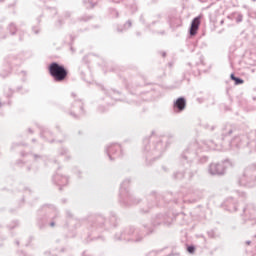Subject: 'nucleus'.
<instances>
[{
    "label": "nucleus",
    "instance_id": "nucleus-1",
    "mask_svg": "<svg viewBox=\"0 0 256 256\" xmlns=\"http://www.w3.org/2000/svg\"><path fill=\"white\" fill-rule=\"evenodd\" d=\"M159 225H171V222L167 220V216L157 214L152 219V226L149 224H143L142 229L135 228L134 226L126 227L120 232L116 233L114 239L115 241H127L128 243H141L145 237L152 235L153 231H155L154 227Z\"/></svg>",
    "mask_w": 256,
    "mask_h": 256
},
{
    "label": "nucleus",
    "instance_id": "nucleus-2",
    "mask_svg": "<svg viewBox=\"0 0 256 256\" xmlns=\"http://www.w3.org/2000/svg\"><path fill=\"white\" fill-rule=\"evenodd\" d=\"M167 150V141H165L160 136H157L155 132L149 137L143 139V157L146 160V165H151L157 159L163 156Z\"/></svg>",
    "mask_w": 256,
    "mask_h": 256
},
{
    "label": "nucleus",
    "instance_id": "nucleus-3",
    "mask_svg": "<svg viewBox=\"0 0 256 256\" xmlns=\"http://www.w3.org/2000/svg\"><path fill=\"white\" fill-rule=\"evenodd\" d=\"M108 223L112 227H117V216L115 213H111L109 221H107V219H105L101 214L90 217L88 220V230L90 233L88 237L91 238L92 235H99V233H103V231L107 229Z\"/></svg>",
    "mask_w": 256,
    "mask_h": 256
},
{
    "label": "nucleus",
    "instance_id": "nucleus-4",
    "mask_svg": "<svg viewBox=\"0 0 256 256\" xmlns=\"http://www.w3.org/2000/svg\"><path fill=\"white\" fill-rule=\"evenodd\" d=\"M59 221V211L53 205H43L40 210H38L37 225L39 229H44V227H55Z\"/></svg>",
    "mask_w": 256,
    "mask_h": 256
},
{
    "label": "nucleus",
    "instance_id": "nucleus-5",
    "mask_svg": "<svg viewBox=\"0 0 256 256\" xmlns=\"http://www.w3.org/2000/svg\"><path fill=\"white\" fill-rule=\"evenodd\" d=\"M129 185H131V179H125L120 185L119 201L124 207H133L134 205H139L141 199L135 197L129 191Z\"/></svg>",
    "mask_w": 256,
    "mask_h": 256
},
{
    "label": "nucleus",
    "instance_id": "nucleus-6",
    "mask_svg": "<svg viewBox=\"0 0 256 256\" xmlns=\"http://www.w3.org/2000/svg\"><path fill=\"white\" fill-rule=\"evenodd\" d=\"M48 71L55 83H62V81L67 79V75H69V72L65 69V66L57 62H52L48 67Z\"/></svg>",
    "mask_w": 256,
    "mask_h": 256
},
{
    "label": "nucleus",
    "instance_id": "nucleus-7",
    "mask_svg": "<svg viewBox=\"0 0 256 256\" xmlns=\"http://www.w3.org/2000/svg\"><path fill=\"white\" fill-rule=\"evenodd\" d=\"M163 199L162 195L157 194V192L153 191L150 194L146 196V201H147V208H140V213L142 215H145L153 209V207H157L159 205V201Z\"/></svg>",
    "mask_w": 256,
    "mask_h": 256
},
{
    "label": "nucleus",
    "instance_id": "nucleus-8",
    "mask_svg": "<svg viewBox=\"0 0 256 256\" xmlns=\"http://www.w3.org/2000/svg\"><path fill=\"white\" fill-rule=\"evenodd\" d=\"M68 113L73 117V119H81L85 115V105L82 100H75Z\"/></svg>",
    "mask_w": 256,
    "mask_h": 256
},
{
    "label": "nucleus",
    "instance_id": "nucleus-9",
    "mask_svg": "<svg viewBox=\"0 0 256 256\" xmlns=\"http://www.w3.org/2000/svg\"><path fill=\"white\" fill-rule=\"evenodd\" d=\"M105 153L108 155L111 161H115V159L123 157V149L121 148V145L118 143H112L106 146Z\"/></svg>",
    "mask_w": 256,
    "mask_h": 256
},
{
    "label": "nucleus",
    "instance_id": "nucleus-10",
    "mask_svg": "<svg viewBox=\"0 0 256 256\" xmlns=\"http://www.w3.org/2000/svg\"><path fill=\"white\" fill-rule=\"evenodd\" d=\"M52 183L60 187L59 189L61 191L62 187L69 185V177L61 174L59 170H57V172L52 176Z\"/></svg>",
    "mask_w": 256,
    "mask_h": 256
},
{
    "label": "nucleus",
    "instance_id": "nucleus-11",
    "mask_svg": "<svg viewBox=\"0 0 256 256\" xmlns=\"http://www.w3.org/2000/svg\"><path fill=\"white\" fill-rule=\"evenodd\" d=\"M187 109V99L183 96L177 98L173 102V111L174 113H183V111Z\"/></svg>",
    "mask_w": 256,
    "mask_h": 256
},
{
    "label": "nucleus",
    "instance_id": "nucleus-12",
    "mask_svg": "<svg viewBox=\"0 0 256 256\" xmlns=\"http://www.w3.org/2000/svg\"><path fill=\"white\" fill-rule=\"evenodd\" d=\"M168 23L171 29H177V27H181V14L173 11L168 17Z\"/></svg>",
    "mask_w": 256,
    "mask_h": 256
},
{
    "label": "nucleus",
    "instance_id": "nucleus-13",
    "mask_svg": "<svg viewBox=\"0 0 256 256\" xmlns=\"http://www.w3.org/2000/svg\"><path fill=\"white\" fill-rule=\"evenodd\" d=\"M105 93H106L105 100H106L107 105H115V101H121V98H119L121 93L119 91H115V90L111 89Z\"/></svg>",
    "mask_w": 256,
    "mask_h": 256
},
{
    "label": "nucleus",
    "instance_id": "nucleus-14",
    "mask_svg": "<svg viewBox=\"0 0 256 256\" xmlns=\"http://www.w3.org/2000/svg\"><path fill=\"white\" fill-rule=\"evenodd\" d=\"M182 163H187L191 167V161H193V145H189L181 154L180 157Z\"/></svg>",
    "mask_w": 256,
    "mask_h": 256
},
{
    "label": "nucleus",
    "instance_id": "nucleus-15",
    "mask_svg": "<svg viewBox=\"0 0 256 256\" xmlns=\"http://www.w3.org/2000/svg\"><path fill=\"white\" fill-rule=\"evenodd\" d=\"M181 243H183L186 251H188V253H190L191 255H193V237L189 236V234H185L182 238H181Z\"/></svg>",
    "mask_w": 256,
    "mask_h": 256
},
{
    "label": "nucleus",
    "instance_id": "nucleus-16",
    "mask_svg": "<svg viewBox=\"0 0 256 256\" xmlns=\"http://www.w3.org/2000/svg\"><path fill=\"white\" fill-rule=\"evenodd\" d=\"M110 3H124V5L130 9L132 13H136L137 11V2L135 0H109Z\"/></svg>",
    "mask_w": 256,
    "mask_h": 256
},
{
    "label": "nucleus",
    "instance_id": "nucleus-17",
    "mask_svg": "<svg viewBox=\"0 0 256 256\" xmlns=\"http://www.w3.org/2000/svg\"><path fill=\"white\" fill-rule=\"evenodd\" d=\"M89 57L91 56L90 55L84 56L79 66L80 75L82 76L83 79H85V75L87 71H89V62H90Z\"/></svg>",
    "mask_w": 256,
    "mask_h": 256
},
{
    "label": "nucleus",
    "instance_id": "nucleus-18",
    "mask_svg": "<svg viewBox=\"0 0 256 256\" xmlns=\"http://www.w3.org/2000/svg\"><path fill=\"white\" fill-rule=\"evenodd\" d=\"M11 97H13V90H11V88H7L4 96L0 98V108L5 107V105H11Z\"/></svg>",
    "mask_w": 256,
    "mask_h": 256
},
{
    "label": "nucleus",
    "instance_id": "nucleus-19",
    "mask_svg": "<svg viewBox=\"0 0 256 256\" xmlns=\"http://www.w3.org/2000/svg\"><path fill=\"white\" fill-rule=\"evenodd\" d=\"M40 137L42 139H45V141H48L49 143H53V141H55L53 139V132H51V130H49L48 128L41 129Z\"/></svg>",
    "mask_w": 256,
    "mask_h": 256
},
{
    "label": "nucleus",
    "instance_id": "nucleus-20",
    "mask_svg": "<svg viewBox=\"0 0 256 256\" xmlns=\"http://www.w3.org/2000/svg\"><path fill=\"white\" fill-rule=\"evenodd\" d=\"M186 45L188 47H191V45H193V20H191L190 22L189 36L186 39Z\"/></svg>",
    "mask_w": 256,
    "mask_h": 256
},
{
    "label": "nucleus",
    "instance_id": "nucleus-21",
    "mask_svg": "<svg viewBox=\"0 0 256 256\" xmlns=\"http://www.w3.org/2000/svg\"><path fill=\"white\" fill-rule=\"evenodd\" d=\"M97 3H99V0H83V5L86 9H93Z\"/></svg>",
    "mask_w": 256,
    "mask_h": 256
},
{
    "label": "nucleus",
    "instance_id": "nucleus-22",
    "mask_svg": "<svg viewBox=\"0 0 256 256\" xmlns=\"http://www.w3.org/2000/svg\"><path fill=\"white\" fill-rule=\"evenodd\" d=\"M131 25H133L131 20L126 21V23L123 26H120L117 28L118 33H123V31H127V29H131Z\"/></svg>",
    "mask_w": 256,
    "mask_h": 256
},
{
    "label": "nucleus",
    "instance_id": "nucleus-23",
    "mask_svg": "<svg viewBox=\"0 0 256 256\" xmlns=\"http://www.w3.org/2000/svg\"><path fill=\"white\" fill-rule=\"evenodd\" d=\"M7 31L10 33V35H15V33L18 31L17 25L11 22L7 27Z\"/></svg>",
    "mask_w": 256,
    "mask_h": 256
},
{
    "label": "nucleus",
    "instance_id": "nucleus-24",
    "mask_svg": "<svg viewBox=\"0 0 256 256\" xmlns=\"http://www.w3.org/2000/svg\"><path fill=\"white\" fill-rule=\"evenodd\" d=\"M199 25H201V18H195L193 20V35H195V33H197V30L199 29Z\"/></svg>",
    "mask_w": 256,
    "mask_h": 256
},
{
    "label": "nucleus",
    "instance_id": "nucleus-25",
    "mask_svg": "<svg viewBox=\"0 0 256 256\" xmlns=\"http://www.w3.org/2000/svg\"><path fill=\"white\" fill-rule=\"evenodd\" d=\"M108 13L112 19H117V17H119V11H117L115 8H109Z\"/></svg>",
    "mask_w": 256,
    "mask_h": 256
},
{
    "label": "nucleus",
    "instance_id": "nucleus-26",
    "mask_svg": "<svg viewBox=\"0 0 256 256\" xmlns=\"http://www.w3.org/2000/svg\"><path fill=\"white\" fill-rule=\"evenodd\" d=\"M183 177H185V173L181 172V171L175 172L173 174V179H175L176 181H181V179H183Z\"/></svg>",
    "mask_w": 256,
    "mask_h": 256
},
{
    "label": "nucleus",
    "instance_id": "nucleus-27",
    "mask_svg": "<svg viewBox=\"0 0 256 256\" xmlns=\"http://www.w3.org/2000/svg\"><path fill=\"white\" fill-rule=\"evenodd\" d=\"M230 77H231L232 81H235V85H243V83H245V81H243V79L235 77L234 74H231Z\"/></svg>",
    "mask_w": 256,
    "mask_h": 256
},
{
    "label": "nucleus",
    "instance_id": "nucleus-28",
    "mask_svg": "<svg viewBox=\"0 0 256 256\" xmlns=\"http://www.w3.org/2000/svg\"><path fill=\"white\" fill-rule=\"evenodd\" d=\"M9 75H11V66L7 67L4 72L0 73V77H3V79H5V77H9Z\"/></svg>",
    "mask_w": 256,
    "mask_h": 256
},
{
    "label": "nucleus",
    "instance_id": "nucleus-29",
    "mask_svg": "<svg viewBox=\"0 0 256 256\" xmlns=\"http://www.w3.org/2000/svg\"><path fill=\"white\" fill-rule=\"evenodd\" d=\"M66 217L68 218V219H70V225H75V219H72V217H73V214H71V211H69V210H67L66 211Z\"/></svg>",
    "mask_w": 256,
    "mask_h": 256
},
{
    "label": "nucleus",
    "instance_id": "nucleus-30",
    "mask_svg": "<svg viewBox=\"0 0 256 256\" xmlns=\"http://www.w3.org/2000/svg\"><path fill=\"white\" fill-rule=\"evenodd\" d=\"M59 154L60 155H66L67 156V159H69V151L66 149V148H61L60 151H59Z\"/></svg>",
    "mask_w": 256,
    "mask_h": 256
},
{
    "label": "nucleus",
    "instance_id": "nucleus-31",
    "mask_svg": "<svg viewBox=\"0 0 256 256\" xmlns=\"http://www.w3.org/2000/svg\"><path fill=\"white\" fill-rule=\"evenodd\" d=\"M32 31L35 35H39V33L41 32V28L39 26H33Z\"/></svg>",
    "mask_w": 256,
    "mask_h": 256
},
{
    "label": "nucleus",
    "instance_id": "nucleus-32",
    "mask_svg": "<svg viewBox=\"0 0 256 256\" xmlns=\"http://www.w3.org/2000/svg\"><path fill=\"white\" fill-rule=\"evenodd\" d=\"M90 19H93L92 16H82L81 18H79V21H84V22H87V21H90Z\"/></svg>",
    "mask_w": 256,
    "mask_h": 256
},
{
    "label": "nucleus",
    "instance_id": "nucleus-33",
    "mask_svg": "<svg viewBox=\"0 0 256 256\" xmlns=\"http://www.w3.org/2000/svg\"><path fill=\"white\" fill-rule=\"evenodd\" d=\"M165 256H181V253L177 252L176 250H172L170 254H166Z\"/></svg>",
    "mask_w": 256,
    "mask_h": 256
},
{
    "label": "nucleus",
    "instance_id": "nucleus-34",
    "mask_svg": "<svg viewBox=\"0 0 256 256\" xmlns=\"http://www.w3.org/2000/svg\"><path fill=\"white\" fill-rule=\"evenodd\" d=\"M31 170L37 171V169H35V163H33L30 166L26 167V171H31Z\"/></svg>",
    "mask_w": 256,
    "mask_h": 256
},
{
    "label": "nucleus",
    "instance_id": "nucleus-35",
    "mask_svg": "<svg viewBox=\"0 0 256 256\" xmlns=\"http://www.w3.org/2000/svg\"><path fill=\"white\" fill-rule=\"evenodd\" d=\"M48 11H50L51 15H57V9L55 8H48Z\"/></svg>",
    "mask_w": 256,
    "mask_h": 256
},
{
    "label": "nucleus",
    "instance_id": "nucleus-36",
    "mask_svg": "<svg viewBox=\"0 0 256 256\" xmlns=\"http://www.w3.org/2000/svg\"><path fill=\"white\" fill-rule=\"evenodd\" d=\"M98 111H100V113H105V111H107V109L103 108V106H99Z\"/></svg>",
    "mask_w": 256,
    "mask_h": 256
},
{
    "label": "nucleus",
    "instance_id": "nucleus-37",
    "mask_svg": "<svg viewBox=\"0 0 256 256\" xmlns=\"http://www.w3.org/2000/svg\"><path fill=\"white\" fill-rule=\"evenodd\" d=\"M16 256H27V255H25V252L20 251L16 253Z\"/></svg>",
    "mask_w": 256,
    "mask_h": 256
},
{
    "label": "nucleus",
    "instance_id": "nucleus-38",
    "mask_svg": "<svg viewBox=\"0 0 256 256\" xmlns=\"http://www.w3.org/2000/svg\"><path fill=\"white\" fill-rule=\"evenodd\" d=\"M155 33H157L158 35H165L164 30H162V31L156 30Z\"/></svg>",
    "mask_w": 256,
    "mask_h": 256
},
{
    "label": "nucleus",
    "instance_id": "nucleus-39",
    "mask_svg": "<svg viewBox=\"0 0 256 256\" xmlns=\"http://www.w3.org/2000/svg\"><path fill=\"white\" fill-rule=\"evenodd\" d=\"M16 163H17L20 167H23V161L18 160Z\"/></svg>",
    "mask_w": 256,
    "mask_h": 256
},
{
    "label": "nucleus",
    "instance_id": "nucleus-40",
    "mask_svg": "<svg viewBox=\"0 0 256 256\" xmlns=\"http://www.w3.org/2000/svg\"><path fill=\"white\" fill-rule=\"evenodd\" d=\"M65 17L68 18V17H71V12H65Z\"/></svg>",
    "mask_w": 256,
    "mask_h": 256
},
{
    "label": "nucleus",
    "instance_id": "nucleus-41",
    "mask_svg": "<svg viewBox=\"0 0 256 256\" xmlns=\"http://www.w3.org/2000/svg\"><path fill=\"white\" fill-rule=\"evenodd\" d=\"M33 158H34V159H39V158H41V156H39V155H37V154H34V155H33Z\"/></svg>",
    "mask_w": 256,
    "mask_h": 256
},
{
    "label": "nucleus",
    "instance_id": "nucleus-42",
    "mask_svg": "<svg viewBox=\"0 0 256 256\" xmlns=\"http://www.w3.org/2000/svg\"><path fill=\"white\" fill-rule=\"evenodd\" d=\"M28 133L33 134V129L29 128V129H28Z\"/></svg>",
    "mask_w": 256,
    "mask_h": 256
},
{
    "label": "nucleus",
    "instance_id": "nucleus-43",
    "mask_svg": "<svg viewBox=\"0 0 256 256\" xmlns=\"http://www.w3.org/2000/svg\"><path fill=\"white\" fill-rule=\"evenodd\" d=\"M162 57H167V53L166 52H162Z\"/></svg>",
    "mask_w": 256,
    "mask_h": 256
},
{
    "label": "nucleus",
    "instance_id": "nucleus-44",
    "mask_svg": "<svg viewBox=\"0 0 256 256\" xmlns=\"http://www.w3.org/2000/svg\"><path fill=\"white\" fill-rule=\"evenodd\" d=\"M82 256H88L87 251L83 252Z\"/></svg>",
    "mask_w": 256,
    "mask_h": 256
},
{
    "label": "nucleus",
    "instance_id": "nucleus-45",
    "mask_svg": "<svg viewBox=\"0 0 256 256\" xmlns=\"http://www.w3.org/2000/svg\"><path fill=\"white\" fill-rule=\"evenodd\" d=\"M140 21H142L143 23H145V20L143 19V16L140 17Z\"/></svg>",
    "mask_w": 256,
    "mask_h": 256
},
{
    "label": "nucleus",
    "instance_id": "nucleus-46",
    "mask_svg": "<svg viewBox=\"0 0 256 256\" xmlns=\"http://www.w3.org/2000/svg\"><path fill=\"white\" fill-rule=\"evenodd\" d=\"M8 7H15V3L8 5Z\"/></svg>",
    "mask_w": 256,
    "mask_h": 256
},
{
    "label": "nucleus",
    "instance_id": "nucleus-47",
    "mask_svg": "<svg viewBox=\"0 0 256 256\" xmlns=\"http://www.w3.org/2000/svg\"><path fill=\"white\" fill-rule=\"evenodd\" d=\"M1 39H7V35L2 36Z\"/></svg>",
    "mask_w": 256,
    "mask_h": 256
},
{
    "label": "nucleus",
    "instance_id": "nucleus-48",
    "mask_svg": "<svg viewBox=\"0 0 256 256\" xmlns=\"http://www.w3.org/2000/svg\"><path fill=\"white\" fill-rule=\"evenodd\" d=\"M162 169H163L164 171H167V167H165V166H163Z\"/></svg>",
    "mask_w": 256,
    "mask_h": 256
},
{
    "label": "nucleus",
    "instance_id": "nucleus-49",
    "mask_svg": "<svg viewBox=\"0 0 256 256\" xmlns=\"http://www.w3.org/2000/svg\"><path fill=\"white\" fill-rule=\"evenodd\" d=\"M15 243H16V245H19V240H16V242H15Z\"/></svg>",
    "mask_w": 256,
    "mask_h": 256
},
{
    "label": "nucleus",
    "instance_id": "nucleus-50",
    "mask_svg": "<svg viewBox=\"0 0 256 256\" xmlns=\"http://www.w3.org/2000/svg\"><path fill=\"white\" fill-rule=\"evenodd\" d=\"M37 22H38V23H41V19L38 18V19H37Z\"/></svg>",
    "mask_w": 256,
    "mask_h": 256
},
{
    "label": "nucleus",
    "instance_id": "nucleus-51",
    "mask_svg": "<svg viewBox=\"0 0 256 256\" xmlns=\"http://www.w3.org/2000/svg\"><path fill=\"white\" fill-rule=\"evenodd\" d=\"M21 156H22V157H25V154L22 152V153H21Z\"/></svg>",
    "mask_w": 256,
    "mask_h": 256
},
{
    "label": "nucleus",
    "instance_id": "nucleus-52",
    "mask_svg": "<svg viewBox=\"0 0 256 256\" xmlns=\"http://www.w3.org/2000/svg\"><path fill=\"white\" fill-rule=\"evenodd\" d=\"M17 89H18V91H21V87H18Z\"/></svg>",
    "mask_w": 256,
    "mask_h": 256
},
{
    "label": "nucleus",
    "instance_id": "nucleus-53",
    "mask_svg": "<svg viewBox=\"0 0 256 256\" xmlns=\"http://www.w3.org/2000/svg\"><path fill=\"white\" fill-rule=\"evenodd\" d=\"M35 141H36L35 139H32V143H35Z\"/></svg>",
    "mask_w": 256,
    "mask_h": 256
},
{
    "label": "nucleus",
    "instance_id": "nucleus-54",
    "mask_svg": "<svg viewBox=\"0 0 256 256\" xmlns=\"http://www.w3.org/2000/svg\"><path fill=\"white\" fill-rule=\"evenodd\" d=\"M18 144H13V147H17Z\"/></svg>",
    "mask_w": 256,
    "mask_h": 256
},
{
    "label": "nucleus",
    "instance_id": "nucleus-55",
    "mask_svg": "<svg viewBox=\"0 0 256 256\" xmlns=\"http://www.w3.org/2000/svg\"><path fill=\"white\" fill-rule=\"evenodd\" d=\"M93 239H95V236H92V237H91V240H93Z\"/></svg>",
    "mask_w": 256,
    "mask_h": 256
},
{
    "label": "nucleus",
    "instance_id": "nucleus-56",
    "mask_svg": "<svg viewBox=\"0 0 256 256\" xmlns=\"http://www.w3.org/2000/svg\"><path fill=\"white\" fill-rule=\"evenodd\" d=\"M158 27H161V23H158Z\"/></svg>",
    "mask_w": 256,
    "mask_h": 256
},
{
    "label": "nucleus",
    "instance_id": "nucleus-57",
    "mask_svg": "<svg viewBox=\"0 0 256 256\" xmlns=\"http://www.w3.org/2000/svg\"><path fill=\"white\" fill-rule=\"evenodd\" d=\"M78 175H81V171H78Z\"/></svg>",
    "mask_w": 256,
    "mask_h": 256
},
{
    "label": "nucleus",
    "instance_id": "nucleus-58",
    "mask_svg": "<svg viewBox=\"0 0 256 256\" xmlns=\"http://www.w3.org/2000/svg\"><path fill=\"white\" fill-rule=\"evenodd\" d=\"M102 91H105V88H104V87H102Z\"/></svg>",
    "mask_w": 256,
    "mask_h": 256
},
{
    "label": "nucleus",
    "instance_id": "nucleus-59",
    "mask_svg": "<svg viewBox=\"0 0 256 256\" xmlns=\"http://www.w3.org/2000/svg\"><path fill=\"white\" fill-rule=\"evenodd\" d=\"M20 41H23V38H22V37H20Z\"/></svg>",
    "mask_w": 256,
    "mask_h": 256
},
{
    "label": "nucleus",
    "instance_id": "nucleus-60",
    "mask_svg": "<svg viewBox=\"0 0 256 256\" xmlns=\"http://www.w3.org/2000/svg\"><path fill=\"white\" fill-rule=\"evenodd\" d=\"M0 3H3V0H0Z\"/></svg>",
    "mask_w": 256,
    "mask_h": 256
},
{
    "label": "nucleus",
    "instance_id": "nucleus-61",
    "mask_svg": "<svg viewBox=\"0 0 256 256\" xmlns=\"http://www.w3.org/2000/svg\"><path fill=\"white\" fill-rule=\"evenodd\" d=\"M59 23H60V25H61V20H59Z\"/></svg>",
    "mask_w": 256,
    "mask_h": 256
},
{
    "label": "nucleus",
    "instance_id": "nucleus-62",
    "mask_svg": "<svg viewBox=\"0 0 256 256\" xmlns=\"http://www.w3.org/2000/svg\"><path fill=\"white\" fill-rule=\"evenodd\" d=\"M175 203H177V200H174Z\"/></svg>",
    "mask_w": 256,
    "mask_h": 256
},
{
    "label": "nucleus",
    "instance_id": "nucleus-63",
    "mask_svg": "<svg viewBox=\"0 0 256 256\" xmlns=\"http://www.w3.org/2000/svg\"><path fill=\"white\" fill-rule=\"evenodd\" d=\"M189 66H191V63H188Z\"/></svg>",
    "mask_w": 256,
    "mask_h": 256
},
{
    "label": "nucleus",
    "instance_id": "nucleus-64",
    "mask_svg": "<svg viewBox=\"0 0 256 256\" xmlns=\"http://www.w3.org/2000/svg\"><path fill=\"white\" fill-rule=\"evenodd\" d=\"M24 93H27V90H25Z\"/></svg>",
    "mask_w": 256,
    "mask_h": 256
}]
</instances>
